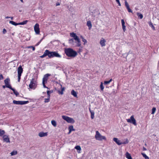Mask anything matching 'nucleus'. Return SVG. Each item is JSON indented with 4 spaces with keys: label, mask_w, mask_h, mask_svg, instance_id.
Listing matches in <instances>:
<instances>
[{
    "label": "nucleus",
    "mask_w": 159,
    "mask_h": 159,
    "mask_svg": "<svg viewBox=\"0 0 159 159\" xmlns=\"http://www.w3.org/2000/svg\"><path fill=\"white\" fill-rule=\"evenodd\" d=\"M116 2L120 1L119 0H116Z\"/></svg>",
    "instance_id": "obj_60"
},
{
    "label": "nucleus",
    "mask_w": 159,
    "mask_h": 159,
    "mask_svg": "<svg viewBox=\"0 0 159 159\" xmlns=\"http://www.w3.org/2000/svg\"><path fill=\"white\" fill-rule=\"evenodd\" d=\"M122 29H123V31L124 32H125V31L126 30L125 26V25H122Z\"/></svg>",
    "instance_id": "obj_43"
},
{
    "label": "nucleus",
    "mask_w": 159,
    "mask_h": 159,
    "mask_svg": "<svg viewBox=\"0 0 159 159\" xmlns=\"http://www.w3.org/2000/svg\"><path fill=\"white\" fill-rule=\"evenodd\" d=\"M74 39H70L69 40V43H73L74 42Z\"/></svg>",
    "instance_id": "obj_39"
},
{
    "label": "nucleus",
    "mask_w": 159,
    "mask_h": 159,
    "mask_svg": "<svg viewBox=\"0 0 159 159\" xmlns=\"http://www.w3.org/2000/svg\"><path fill=\"white\" fill-rule=\"evenodd\" d=\"M106 40L103 38H102L100 41V43L102 47H103L105 45V43Z\"/></svg>",
    "instance_id": "obj_16"
},
{
    "label": "nucleus",
    "mask_w": 159,
    "mask_h": 159,
    "mask_svg": "<svg viewBox=\"0 0 159 159\" xmlns=\"http://www.w3.org/2000/svg\"><path fill=\"white\" fill-rule=\"evenodd\" d=\"M80 38H81V39H82V38H84L82 36H80Z\"/></svg>",
    "instance_id": "obj_58"
},
{
    "label": "nucleus",
    "mask_w": 159,
    "mask_h": 159,
    "mask_svg": "<svg viewBox=\"0 0 159 159\" xmlns=\"http://www.w3.org/2000/svg\"><path fill=\"white\" fill-rule=\"evenodd\" d=\"M10 89L13 91L14 93L16 96H17L19 95V93L12 88Z\"/></svg>",
    "instance_id": "obj_20"
},
{
    "label": "nucleus",
    "mask_w": 159,
    "mask_h": 159,
    "mask_svg": "<svg viewBox=\"0 0 159 159\" xmlns=\"http://www.w3.org/2000/svg\"><path fill=\"white\" fill-rule=\"evenodd\" d=\"M78 152L79 153H80V152Z\"/></svg>",
    "instance_id": "obj_62"
},
{
    "label": "nucleus",
    "mask_w": 159,
    "mask_h": 159,
    "mask_svg": "<svg viewBox=\"0 0 159 159\" xmlns=\"http://www.w3.org/2000/svg\"><path fill=\"white\" fill-rule=\"evenodd\" d=\"M34 31L36 34H39L40 33V30L39 28V25L38 24L36 23L34 26Z\"/></svg>",
    "instance_id": "obj_9"
},
{
    "label": "nucleus",
    "mask_w": 159,
    "mask_h": 159,
    "mask_svg": "<svg viewBox=\"0 0 159 159\" xmlns=\"http://www.w3.org/2000/svg\"><path fill=\"white\" fill-rule=\"evenodd\" d=\"M50 75H51L49 74H47L45 75L43 79V82L46 83L48 79V77L49 76H50Z\"/></svg>",
    "instance_id": "obj_14"
},
{
    "label": "nucleus",
    "mask_w": 159,
    "mask_h": 159,
    "mask_svg": "<svg viewBox=\"0 0 159 159\" xmlns=\"http://www.w3.org/2000/svg\"><path fill=\"white\" fill-rule=\"evenodd\" d=\"M50 92V93H52V91H49L48 90L47 91V94L48 96V98H45L44 99V102H48L50 101V95H49V92Z\"/></svg>",
    "instance_id": "obj_12"
},
{
    "label": "nucleus",
    "mask_w": 159,
    "mask_h": 159,
    "mask_svg": "<svg viewBox=\"0 0 159 159\" xmlns=\"http://www.w3.org/2000/svg\"><path fill=\"white\" fill-rule=\"evenodd\" d=\"M100 89H101V90L102 91H103L104 88V86H103V83H102V82H101V85H100Z\"/></svg>",
    "instance_id": "obj_36"
},
{
    "label": "nucleus",
    "mask_w": 159,
    "mask_h": 159,
    "mask_svg": "<svg viewBox=\"0 0 159 159\" xmlns=\"http://www.w3.org/2000/svg\"><path fill=\"white\" fill-rule=\"evenodd\" d=\"M6 87V85H3L2 86V88L4 89H5V87Z\"/></svg>",
    "instance_id": "obj_55"
},
{
    "label": "nucleus",
    "mask_w": 159,
    "mask_h": 159,
    "mask_svg": "<svg viewBox=\"0 0 159 159\" xmlns=\"http://www.w3.org/2000/svg\"><path fill=\"white\" fill-rule=\"evenodd\" d=\"M21 75H18V81L19 82L20 81Z\"/></svg>",
    "instance_id": "obj_41"
},
{
    "label": "nucleus",
    "mask_w": 159,
    "mask_h": 159,
    "mask_svg": "<svg viewBox=\"0 0 159 159\" xmlns=\"http://www.w3.org/2000/svg\"><path fill=\"white\" fill-rule=\"evenodd\" d=\"M113 140L118 145H120L121 144L122 142H121L117 138H113Z\"/></svg>",
    "instance_id": "obj_17"
},
{
    "label": "nucleus",
    "mask_w": 159,
    "mask_h": 159,
    "mask_svg": "<svg viewBox=\"0 0 159 159\" xmlns=\"http://www.w3.org/2000/svg\"><path fill=\"white\" fill-rule=\"evenodd\" d=\"M10 18V17L7 16L6 17V18H7V19H8V18Z\"/></svg>",
    "instance_id": "obj_56"
},
{
    "label": "nucleus",
    "mask_w": 159,
    "mask_h": 159,
    "mask_svg": "<svg viewBox=\"0 0 159 159\" xmlns=\"http://www.w3.org/2000/svg\"><path fill=\"white\" fill-rule=\"evenodd\" d=\"M27 22H28V20H25L24 21H23L19 23V25H25V24H26L27 23Z\"/></svg>",
    "instance_id": "obj_34"
},
{
    "label": "nucleus",
    "mask_w": 159,
    "mask_h": 159,
    "mask_svg": "<svg viewBox=\"0 0 159 159\" xmlns=\"http://www.w3.org/2000/svg\"><path fill=\"white\" fill-rule=\"evenodd\" d=\"M96 14L95 15L94 14H93V16L94 17H98V16H99V15L100 14V12L99 11H96Z\"/></svg>",
    "instance_id": "obj_32"
},
{
    "label": "nucleus",
    "mask_w": 159,
    "mask_h": 159,
    "mask_svg": "<svg viewBox=\"0 0 159 159\" xmlns=\"http://www.w3.org/2000/svg\"><path fill=\"white\" fill-rule=\"evenodd\" d=\"M28 48H32V50L33 51H34L35 48L33 46H29L28 47Z\"/></svg>",
    "instance_id": "obj_47"
},
{
    "label": "nucleus",
    "mask_w": 159,
    "mask_h": 159,
    "mask_svg": "<svg viewBox=\"0 0 159 159\" xmlns=\"http://www.w3.org/2000/svg\"><path fill=\"white\" fill-rule=\"evenodd\" d=\"M51 93H50V92H49V95H50V94Z\"/></svg>",
    "instance_id": "obj_63"
},
{
    "label": "nucleus",
    "mask_w": 159,
    "mask_h": 159,
    "mask_svg": "<svg viewBox=\"0 0 159 159\" xmlns=\"http://www.w3.org/2000/svg\"><path fill=\"white\" fill-rule=\"evenodd\" d=\"M62 117L64 120L69 123H74L75 122V120L72 118L69 117L68 116H62Z\"/></svg>",
    "instance_id": "obj_5"
},
{
    "label": "nucleus",
    "mask_w": 159,
    "mask_h": 159,
    "mask_svg": "<svg viewBox=\"0 0 159 159\" xmlns=\"http://www.w3.org/2000/svg\"><path fill=\"white\" fill-rule=\"evenodd\" d=\"M121 22L122 23V25H125V21L124 19H122L121 20Z\"/></svg>",
    "instance_id": "obj_44"
},
{
    "label": "nucleus",
    "mask_w": 159,
    "mask_h": 159,
    "mask_svg": "<svg viewBox=\"0 0 159 159\" xmlns=\"http://www.w3.org/2000/svg\"><path fill=\"white\" fill-rule=\"evenodd\" d=\"M4 82L5 84L6 87L9 88L10 89L12 88L10 84V80L9 78H7L4 80Z\"/></svg>",
    "instance_id": "obj_8"
},
{
    "label": "nucleus",
    "mask_w": 159,
    "mask_h": 159,
    "mask_svg": "<svg viewBox=\"0 0 159 159\" xmlns=\"http://www.w3.org/2000/svg\"><path fill=\"white\" fill-rule=\"evenodd\" d=\"M58 93L59 94H61V95H62L63 94V92L61 90V91H58Z\"/></svg>",
    "instance_id": "obj_46"
},
{
    "label": "nucleus",
    "mask_w": 159,
    "mask_h": 159,
    "mask_svg": "<svg viewBox=\"0 0 159 159\" xmlns=\"http://www.w3.org/2000/svg\"><path fill=\"white\" fill-rule=\"evenodd\" d=\"M126 120L128 122L132 123L134 125H137L136 121L134 118L133 115L130 117V119H127Z\"/></svg>",
    "instance_id": "obj_6"
},
{
    "label": "nucleus",
    "mask_w": 159,
    "mask_h": 159,
    "mask_svg": "<svg viewBox=\"0 0 159 159\" xmlns=\"http://www.w3.org/2000/svg\"><path fill=\"white\" fill-rule=\"evenodd\" d=\"M112 79H111L109 81H104V84L105 85H107L109 84L112 81Z\"/></svg>",
    "instance_id": "obj_29"
},
{
    "label": "nucleus",
    "mask_w": 159,
    "mask_h": 159,
    "mask_svg": "<svg viewBox=\"0 0 159 159\" xmlns=\"http://www.w3.org/2000/svg\"><path fill=\"white\" fill-rule=\"evenodd\" d=\"M149 25L150 26H151L152 28L153 29V30H155V27L153 26L152 24L151 23L150 24H149Z\"/></svg>",
    "instance_id": "obj_42"
},
{
    "label": "nucleus",
    "mask_w": 159,
    "mask_h": 159,
    "mask_svg": "<svg viewBox=\"0 0 159 159\" xmlns=\"http://www.w3.org/2000/svg\"><path fill=\"white\" fill-rule=\"evenodd\" d=\"M10 18H11V19L12 20L13 19V17H10Z\"/></svg>",
    "instance_id": "obj_57"
},
{
    "label": "nucleus",
    "mask_w": 159,
    "mask_h": 159,
    "mask_svg": "<svg viewBox=\"0 0 159 159\" xmlns=\"http://www.w3.org/2000/svg\"><path fill=\"white\" fill-rule=\"evenodd\" d=\"M43 85V87L44 88H47L48 89V87H47L45 85V82H42Z\"/></svg>",
    "instance_id": "obj_48"
},
{
    "label": "nucleus",
    "mask_w": 159,
    "mask_h": 159,
    "mask_svg": "<svg viewBox=\"0 0 159 159\" xmlns=\"http://www.w3.org/2000/svg\"><path fill=\"white\" fill-rule=\"evenodd\" d=\"M89 111L91 113V117L92 119H93L94 117V113L93 111H92L90 110V108L89 109Z\"/></svg>",
    "instance_id": "obj_22"
},
{
    "label": "nucleus",
    "mask_w": 159,
    "mask_h": 159,
    "mask_svg": "<svg viewBox=\"0 0 159 159\" xmlns=\"http://www.w3.org/2000/svg\"><path fill=\"white\" fill-rule=\"evenodd\" d=\"M82 41L84 42V45H85L87 43V40L84 38H82Z\"/></svg>",
    "instance_id": "obj_40"
},
{
    "label": "nucleus",
    "mask_w": 159,
    "mask_h": 159,
    "mask_svg": "<svg viewBox=\"0 0 159 159\" xmlns=\"http://www.w3.org/2000/svg\"><path fill=\"white\" fill-rule=\"evenodd\" d=\"M20 0L21 2H23V0Z\"/></svg>",
    "instance_id": "obj_59"
},
{
    "label": "nucleus",
    "mask_w": 159,
    "mask_h": 159,
    "mask_svg": "<svg viewBox=\"0 0 159 159\" xmlns=\"http://www.w3.org/2000/svg\"><path fill=\"white\" fill-rule=\"evenodd\" d=\"M23 70L21 66H20L17 69L18 75H21Z\"/></svg>",
    "instance_id": "obj_15"
},
{
    "label": "nucleus",
    "mask_w": 159,
    "mask_h": 159,
    "mask_svg": "<svg viewBox=\"0 0 159 159\" xmlns=\"http://www.w3.org/2000/svg\"><path fill=\"white\" fill-rule=\"evenodd\" d=\"M69 132L68 133L69 134H70L72 131L75 130V129H74L72 125L70 126L69 128Z\"/></svg>",
    "instance_id": "obj_23"
},
{
    "label": "nucleus",
    "mask_w": 159,
    "mask_h": 159,
    "mask_svg": "<svg viewBox=\"0 0 159 159\" xmlns=\"http://www.w3.org/2000/svg\"><path fill=\"white\" fill-rule=\"evenodd\" d=\"M48 56L49 58H52L54 57L61 58V56L57 52H50L48 50H46L44 52L43 54L40 56L41 58H43Z\"/></svg>",
    "instance_id": "obj_1"
},
{
    "label": "nucleus",
    "mask_w": 159,
    "mask_h": 159,
    "mask_svg": "<svg viewBox=\"0 0 159 159\" xmlns=\"http://www.w3.org/2000/svg\"><path fill=\"white\" fill-rule=\"evenodd\" d=\"M17 154V152L16 151H13L10 153L11 156H14Z\"/></svg>",
    "instance_id": "obj_27"
},
{
    "label": "nucleus",
    "mask_w": 159,
    "mask_h": 159,
    "mask_svg": "<svg viewBox=\"0 0 159 159\" xmlns=\"http://www.w3.org/2000/svg\"><path fill=\"white\" fill-rule=\"evenodd\" d=\"M125 5L126 8L127 9L128 11L129 12L132 13L133 11H132V10L129 8V5L126 1V0L125 1Z\"/></svg>",
    "instance_id": "obj_13"
},
{
    "label": "nucleus",
    "mask_w": 159,
    "mask_h": 159,
    "mask_svg": "<svg viewBox=\"0 0 159 159\" xmlns=\"http://www.w3.org/2000/svg\"><path fill=\"white\" fill-rule=\"evenodd\" d=\"M36 81L34 78L32 79L30 81L29 87L30 88L34 89L36 87Z\"/></svg>",
    "instance_id": "obj_4"
},
{
    "label": "nucleus",
    "mask_w": 159,
    "mask_h": 159,
    "mask_svg": "<svg viewBox=\"0 0 159 159\" xmlns=\"http://www.w3.org/2000/svg\"><path fill=\"white\" fill-rule=\"evenodd\" d=\"M3 140L7 143H10V141L9 136L7 135H4L3 136Z\"/></svg>",
    "instance_id": "obj_11"
},
{
    "label": "nucleus",
    "mask_w": 159,
    "mask_h": 159,
    "mask_svg": "<svg viewBox=\"0 0 159 159\" xmlns=\"http://www.w3.org/2000/svg\"><path fill=\"white\" fill-rule=\"evenodd\" d=\"M42 41V39H41L40 40L39 42H38L36 45V46H38L39 44V43H41V42Z\"/></svg>",
    "instance_id": "obj_50"
},
{
    "label": "nucleus",
    "mask_w": 159,
    "mask_h": 159,
    "mask_svg": "<svg viewBox=\"0 0 159 159\" xmlns=\"http://www.w3.org/2000/svg\"><path fill=\"white\" fill-rule=\"evenodd\" d=\"M143 151H146L147 150V149L145 147H143Z\"/></svg>",
    "instance_id": "obj_54"
},
{
    "label": "nucleus",
    "mask_w": 159,
    "mask_h": 159,
    "mask_svg": "<svg viewBox=\"0 0 159 159\" xmlns=\"http://www.w3.org/2000/svg\"><path fill=\"white\" fill-rule=\"evenodd\" d=\"M129 142V141L128 139H124V141L123 142H122L121 144H127Z\"/></svg>",
    "instance_id": "obj_30"
},
{
    "label": "nucleus",
    "mask_w": 159,
    "mask_h": 159,
    "mask_svg": "<svg viewBox=\"0 0 159 159\" xmlns=\"http://www.w3.org/2000/svg\"><path fill=\"white\" fill-rule=\"evenodd\" d=\"M65 52L67 56L68 57H74L77 54V52L74 51L72 49L68 48L66 49Z\"/></svg>",
    "instance_id": "obj_2"
},
{
    "label": "nucleus",
    "mask_w": 159,
    "mask_h": 159,
    "mask_svg": "<svg viewBox=\"0 0 159 159\" xmlns=\"http://www.w3.org/2000/svg\"><path fill=\"white\" fill-rule=\"evenodd\" d=\"M51 124L54 127H56L57 126L56 122L54 120H52L51 121Z\"/></svg>",
    "instance_id": "obj_28"
},
{
    "label": "nucleus",
    "mask_w": 159,
    "mask_h": 159,
    "mask_svg": "<svg viewBox=\"0 0 159 159\" xmlns=\"http://www.w3.org/2000/svg\"><path fill=\"white\" fill-rule=\"evenodd\" d=\"M71 94L72 95H73L75 97H77V94L76 92L74 90H73L71 92Z\"/></svg>",
    "instance_id": "obj_21"
},
{
    "label": "nucleus",
    "mask_w": 159,
    "mask_h": 159,
    "mask_svg": "<svg viewBox=\"0 0 159 159\" xmlns=\"http://www.w3.org/2000/svg\"><path fill=\"white\" fill-rule=\"evenodd\" d=\"M87 25L89 27V30H90L91 29L92 25L91 22L90 20H89L87 22Z\"/></svg>",
    "instance_id": "obj_19"
},
{
    "label": "nucleus",
    "mask_w": 159,
    "mask_h": 159,
    "mask_svg": "<svg viewBox=\"0 0 159 159\" xmlns=\"http://www.w3.org/2000/svg\"><path fill=\"white\" fill-rule=\"evenodd\" d=\"M137 15L139 18L140 19H142L143 18V15L142 14L138 12L137 13Z\"/></svg>",
    "instance_id": "obj_31"
},
{
    "label": "nucleus",
    "mask_w": 159,
    "mask_h": 159,
    "mask_svg": "<svg viewBox=\"0 0 159 159\" xmlns=\"http://www.w3.org/2000/svg\"><path fill=\"white\" fill-rule=\"evenodd\" d=\"M43 38L42 39V40H43Z\"/></svg>",
    "instance_id": "obj_64"
},
{
    "label": "nucleus",
    "mask_w": 159,
    "mask_h": 159,
    "mask_svg": "<svg viewBox=\"0 0 159 159\" xmlns=\"http://www.w3.org/2000/svg\"><path fill=\"white\" fill-rule=\"evenodd\" d=\"M3 79V77L2 75V74H0V80H2Z\"/></svg>",
    "instance_id": "obj_49"
},
{
    "label": "nucleus",
    "mask_w": 159,
    "mask_h": 159,
    "mask_svg": "<svg viewBox=\"0 0 159 159\" xmlns=\"http://www.w3.org/2000/svg\"><path fill=\"white\" fill-rule=\"evenodd\" d=\"M141 154L145 159H149V157L147 156L145 154L143 153H142Z\"/></svg>",
    "instance_id": "obj_33"
},
{
    "label": "nucleus",
    "mask_w": 159,
    "mask_h": 159,
    "mask_svg": "<svg viewBox=\"0 0 159 159\" xmlns=\"http://www.w3.org/2000/svg\"><path fill=\"white\" fill-rule=\"evenodd\" d=\"M7 32V30L6 29H3V31H2V33H3V34H5Z\"/></svg>",
    "instance_id": "obj_45"
},
{
    "label": "nucleus",
    "mask_w": 159,
    "mask_h": 159,
    "mask_svg": "<svg viewBox=\"0 0 159 159\" xmlns=\"http://www.w3.org/2000/svg\"><path fill=\"white\" fill-rule=\"evenodd\" d=\"M117 3L118 4L119 6H121V4H120V1H119V2H117Z\"/></svg>",
    "instance_id": "obj_53"
},
{
    "label": "nucleus",
    "mask_w": 159,
    "mask_h": 159,
    "mask_svg": "<svg viewBox=\"0 0 159 159\" xmlns=\"http://www.w3.org/2000/svg\"><path fill=\"white\" fill-rule=\"evenodd\" d=\"M9 23L12 24V25H19V23H16L15 22L13 21H9Z\"/></svg>",
    "instance_id": "obj_26"
},
{
    "label": "nucleus",
    "mask_w": 159,
    "mask_h": 159,
    "mask_svg": "<svg viewBox=\"0 0 159 159\" xmlns=\"http://www.w3.org/2000/svg\"><path fill=\"white\" fill-rule=\"evenodd\" d=\"M61 91L63 92L65 90V88L64 87H62V86L61 85Z\"/></svg>",
    "instance_id": "obj_51"
},
{
    "label": "nucleus",
    "mask_w": 159,
    "mask_h": 159,
    "mask_svg": "<svg viewBox=\"0 0 159 159\" xmlns=\"http://www.w3.org/2000/svg\"><path fill=\"white\" fill-rule=\"evenodd\" d=\"M156 110V108L155 107H153L152 108V114H154L155 113Z\"/></svg>",
    "instance_id": "obj_37"
},
{
    "label": "nucleus",
    "mask_w": 159,
    "mask_h": 159,
    "mask_svg": "<svg viewBox=\"0 0 159 159\" xmlns=\"http://www.w3.org/2000/svg\"><path fill=\"white\" fill-rule=\"evenodd\" d=\"M75 148L80 151L81 149L80 147V146L78 145L76 146L75 147Z\"/></svg>",
    "instance_id": "obj_35"
},
{
    "label": "nucleus",
    "mask_w": 159,
    "mask_h": 159,
    "mask_svg": "<svg viewBox=\"0 0 159 159\" xmlns=\"http://www.w3.org/2000/svg\"><path fill=\"white\" fill-rule=\"evenodd\" d=\"M60 5V3L58 2H57L56 3V6H58Z\"/></svg>",
    "instance_id": "obj_52"
},
{
    "label": "nucleus",
    "mask_w": 159,
    "mask_h": 159,
    "mask_svg": "<svg viewBox=\"0 0 159 159\" xmlns=\"http://www.w3.org/2000/svg\"><path fill=\"white\" fill-rule=\"evenodd\" d=\"M95 137L96 139L98 141L106 140V137L105 136H102L98 131H96V134Z\"/></svg>",
    "instance_id": "obj_3"
},
{
    "label": "nucleus",
    "mask_w": 159,
    "mask_h": 159,
    "mask_svg": "<svg viewBox=\"0 0 159 159\" xmlns=\"http://www.w3.org/2000/svg\"><path fill=\"white\" fill-rule=\"evenodd\" d=\"M48 133L47 132L44 133L43 132H40L39 134V135L41 137L46 136L47 135Z\"/></svg>",
    "instance_id": "obj_18"
},
{
    "label": "nucleus",
    "mask_w": 159,
    "mask_h": 159,
    "mask_svg": "<svg viewBox=\"0 0 159 159\" xmlns=\"http://www.w3.org/2000/svg\"><path fill=\"white\" fill-rule=\"evenodd\" d=\"M126 157L128 159H132V158L130 154L128 152H127L126 153Z\"/></svg>",
    "instance_id": "obj_24"
},
{
    "label": "nucleus",
    "mask_w": 159,
    "mask_h": 159,
    "mask_svg": "<svg viewBox=\"0 0 159 159\" xmlns=\"http://www.w3.org/2000/svg\"><path fill=\"white\" fill-rule=\"evenodd\" d=\"M11 34H12V35H14V33H12Z\"/></svg>",
    "instance_id": "obj_61"
},
{
    "label": "nucleus",
    "mask_w": 159,
    "mask_h": 159,
    "mask_svg": "<svg viewBox=\"0 0 159 159\" xmlns=\"http://www.w3.org/2000/svg\"><path fill=\"white\" fill-rule=\"evenodd\" d=\"M5 134V131L0 129V136H2Z\"/></svg>",
    "instance_id": "obj_25"
},
{
    "label": "nucleus",
    "mask_w": 159,
    "mask_h": 159,
    "mask_svg": "<svg viewBox=\"0 0 159 159\" xmlns=\"http://www.w3.org/2000/svg\"><path fill=\"white\" fill-rule=\"evenodd\" d=\"M77 46L80 47V46L81 44L80 43V39H79V42L78 41H77Z\"/></svg>",
    "instance_id": "obj_38"
},
{
    "label": "nucleus",
    "mask_w": 159,
    "mask_h": 159,
    "mask_svg": "<svg viewBox=\"0 0 159 159\" xmlns=\"http://www.w3.org/2000/svg\"><path fill=\"white\" fill-rule=\"evenodd\" d=\"M29 102V101H16L14 100L13 101V103L14 104L16 105H24L27 104Z\"/></svg>",
    "instance_id": "obj_7"
},
{
    "label": "nucleus",
    "mask_w": 159,
    "mask_h": 159,
    "mask_svg": "<svg viewBox=\"0 0 159 159\" xmlns=\"http://www.w3.org/2000/svg\"><path fill=\"white\" fill-rule=\"evenodd\" d=\"M70 36L74 38V40H75L76 41H78L79 42V39L78 36L76 35V34L73 32L70 33Z\"/></svg>",
    "instance_id": "obj_10"
}]
</instances>
